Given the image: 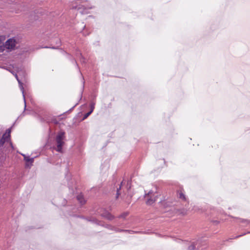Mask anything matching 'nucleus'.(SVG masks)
I'll list each match as a JSON object with an SVG mask.
<instances>
[{"instance_id": "obj_1", "label": "nucleus", "mask_w": 250, "mask_h": 250, "mask_svg": "<svg viewBox=\"0 0 250 250\" xmlns=\"http://www.w3.org/2000/svg\"><path fill=\"white\" fill-rule=\"evenodd\" d=\"M80 3H82V2H81L79 0L73 2L71 5V8L72 9H78V10H80V12L82 14L87 13L86 10L92 8L91 7L83 4Z\"/></svg>"}, {"instance_id": "obj_2", "label": "nucleus", "mask_w": 250, "mask_h": 250, "mask_svg": "<svg viewBox=\"0 0 250 250\" xmlns=\"http://www.w3.org/2000/svg\"><path fill=\"white\" fill-rule=\"evenodd\" d=\"M64 138V132L61 131L58 133L56 136V141L57 143L56 150L62 152V146L64 144L63 139Z\"/></svg>"}, {"instance_id": "obj_3", "label": "nucleus", "mask_w": 250, "mask_h": 250, "mask_svg": "<svg viewBox=\"0 0 250 250\" xmlns=\"http://www.w3.org/2000/svg\"><path fill=\"white\" fill-rule=\"evenodd\" d=\"M147 197L146 204L148 205H152L155 201L156 195L153 194V192L151 190L149 191L147 194H146Z\"/></svg>"}, {"instance_id": "obj_4", "label": "nucleus", "mask_w": 250, "mask_h": 250, "mask_svg": "<svg viewBox=\"0 0 250 250\" xmlns=\"http://www.w3.org/2000/svg\"><path fill=\"white\" fill-rule=\"evenodd\" d=\"M16 41L14 39H9L5 43L4 47L8 49L13 50L16 46Z\"/></svg>"}, {"instance_id": "obj_5", "label": "nucleus", "mask_w": 250, "mask_h": 250, "mask_svg": "<svg viewBox=\"0 0 250 250\" xmlns=\"http://www.w3.org/2000/svg\"><path fill=\"white\" fill-rule=\"evenodd\" d=\"M11 73L15 76V78H16L18 82L20 89L22 92V96H23V100H24V110H25L26 109V105L25 95L24 94V88H23V84L21 83V81L19 79V78L18 76V75L16 73H14V72H11Z\"/></svg>"}, {"instance_id": "obj_6", "label": "nucleus", "mask_w": 250, "mask_h": 250, "mask_svg": "<svg viewBox=\"0 0 250 250\" xmlns=\"http://www.w3.org/2000/svg\"><path fill=\"white\" fill-rule=\"evenodd\" d=\"M200 242L198 240L195 242H192L188 246V250H194L197 248V250L199 249Z\"/></svg>"}, {"instance_id": "obj_7", "label": "nucleus", "mask_w": 250, "mask_h": 250, "mask_svg": "<svg viewBox=\"0 0 250 250\" xmlns=\"http://www.w3.org/2000/svg\"><path fill=\"white\" fill-rule=\"evenodd\" d=\"M105 227L109 229L114 230L116 232H122V231L131 232V231H132L131 230L119 229L115 227L111 226L110 225H107Z\"/></svg>"}, {"instance_id": "obj_8", "label": "nucleus", "mask_w": 250, "mask_h": 250, "mask_svg": "<svg viewBox=\"0 0 250 250\" xmlns=\"http://www.w3.org/2000/svg\"><path fill=\"white\" fill-rule=\"evenodd\" d=\"M9 141V139H8L6 137L2 135V137L0 139V148L3 147L5 143L8 142Z\"/></svg>"}, {"instance_id": "obj_9", "label": "nucleus", "mask_w": 250, "mask_h": 250, "mask_svg": "<svg viewBox=\"0 0 250 250\" xmlns=\"http://www.w3.org/2000/svg\"><path fill=\"white\" fill-rule=\"evenodd\" d=\"M34 158H30L29 157H27V158L24 159L26 161V167H30V166L29 165L28 163H30V165H31L34 162Z\"/></svg>"}, {"instance_id": "obj_10", "label": "nucleus", "mask_w": 250, "mask_h": 250, "mask_svg": "<svg viewBox=\"0 0 250 250\" xmlns=\"http://www.w3.org/2000/svg\"><path fill=\"white\" fill-rule=\"evenodd\" d=\"M104 217L108 220H112L114 218V216L109 212H106L103 215Z\"/></svg>"}, {"instance_id": "obj_11", "label": "nucleus", "mask_w": 250, "mask_h": 250, "mask_svg": "<svg viewBox=\"0 0 250 250\" xmlns=\"http://www.w3.org/2000/svg\"><path fill=\"white\" fill-rule=\"evenodd\" d=\"M77 200L82 204H83L85 202L83 196L82 194H79L77 196Z\"/></svg>"}, {"instance_id": "obj_12", "label": "nucleus", "mask_w": 250, "mask_h": 250, "mask_svg": "<svg viewBox=\"0 0 250 250\" xmlns=\"http://www.w3.org/2000/svg\"><path fill=\"white\" fill-rule=\"evenodd\" d=\"M11 131V128H8V129L6 130V132H5V133H4L3 134V135L6 137L7 138L10 139V136H10Z\"/></svg>"}, {"instance_id": "obj_13", "label": "nucleus", "mask_w": 250, "mask_h": 250, "mask_svg": "<svg viewBox=\"0 0 250 250\" xmlns=\"http://www.w3.org/2000/svg\"><path fill=\"white\" fill-rule=\"evenodd\" d=\"M177 211L179 212V214L185 215L187 213V210H186L185 209H182L180 210H177Z\"/></svg>"}, {"instance_id": "obj_14", "label": "nucleus", "mask_w": 250, "mask_h": 250, "mask_svg": "<svg viewBox=\"0 0 250 250\" xmlns=\"http://www.w3.org/2000/svg\"><path fill=\"white\" fill-rule=\"evenodd\" d=\"M178 196L180 199H181L183 200H186V197H185V195L182 192H180L179 193Z\"/></svg>"}, {"instance_id": "obj_15", "label": "nucleus", "mask_w": 250, "mask_h": 250, "mask_svg": "<svg viewBox=\"0 0 250 250\" xmlns=\"http://www.w3.org/2000/svg\"><path fill=\"white\" fill-rule=\"evenodd\" d=\"M95 103L94 102H91L90 104V110L92 111V112L93 111L94 108H95Z\"/></svg>"}, {"instance_id": "obj_16", "label": "nucleus", "mask_w": 250, "mask_h": 250, "mask_svg": "<svg viewBox=\"0 0 250 250\" xmlns=\"http://www.w3.org/2000/svg\"><path fill=\"white\" fill-rule=\"evenodd\" d=\"M128 213L127 212H124V213H122V214H121L119 216V218H125L126 217V216H127L128 215Z\"/></svg>"}, {"instance_id": "obj_17", "label": "nucleus", "mask_w": 250, "mask_h": 250, "mask_svg": "<svg viewBox=\"0 0 250 250\" xmlns=\"http://www.w3.org/2000/svg\"><path fill=\"white\" fill-rule=\"evenodd\" d=\"M92 113V111H89L88 112L86 113L83 117V120L86 119Z\"/></svg>"}, {"instance_id": "obj_18", "label": "nucleus", "mask_w": 250, "mask_h": 250, "mask_svg": "<svg viewBox=\"0 0 250 250\" xmlns=\"http://www.w3.org/2000/svg\"><path fill=\"white\" fill-rule=\"evenodd\" d=\"M122 183H121L120 187L117 189L116 198H118V197H119V195H120L119 190L121 188V185H122Z\"/></svg>"}, {"instance_id": "obj_19", "label": "nucleus", "mask_w": 250, "mask_h": 250, "mask_svg": "<svg viewBox=\"0 0 250 250\" xmlns=\"http://www.w3.org/2000/svg\"><path fill=\"white\" fill-rule=\"evenodd\" d=\"M8 142L9 143V145H10V146L11 147L12 149H14V147L13 144H12V142L11 141L10 139V141Z\"/></svg>"}, {"instance_id": "obj_20", "label": "nucleus", "mask_w": 250, "mask_h": 250, "mask_svg": "<svg viewBox=\"0 0 250 250\" xmlns=\"http://www.w3.org/2000/svg\"><path fill=\"white\" fill-rule=\"evenodd\" d=\"M4 38H3V36H0V44L1 43V42H2V41L3 40Z\"/></svg>"}, {"instance_id": "obj_21", "label": "nucleus", "mask_w": 250, "mask_h": 250, "mask_svg": "<svg viewBox=\"0 0 250 250\" xmlns=\"http://www.w3.org/2000/svg\"><path fill=\"white\" fill-rule=\"evenodd\" d=\"M21 155L23 156L24 159L27 158L29 156H26L25 154H21Z\"/></svg>"}, {"instance_id": "obj_22", "label": "nucleus", "mask_w": 250, "mask_h": 250, "mask_svg": "<svg viewBox=\"0 0 250 250\" xmlns=\"http://www.w3.org/2000/svg\"><path fill=\"white\" fill-rule=\"evenodd\" d=\"M246 222L248 223H250V221H247V220H242V222Z\"/></svg>"}, {"instance_id": "obj_23", "label": "nucleus", "mask_w": 250, "mask_h": 250, "mask_svg": "<svg viewBox=\"0 0 250 250\" xmlns=\"http://www.w3.org/2000/svg\"><path fill=\"white\" fill-rule=\"evenodd\" d=\"M58 42L57 43L58 44V46L61 44L60 40H58Z\"/></svg>"}, {"instance_id": "obj_24", "label": "nucleus", "mask_w": 250, "mask_h": 250, "mask_svg": "<svg viewBox=\"0 0 250 250\" xmlns=\"http://www.w3.org/2000/svg\"><path fill=\"white\" fill-rule=\"evenodd\" d=\"M244 235V234L240 235L237 236L236 237V238H238V237H239L240 236H242V235Z\"/></svg>"}, {"instance_id": "obj_25", "label": "nucleus", "mask_w": 250, "mask_h": 250, "mask_svg": "<svg viewBox=\"0 0 250 250\" xmlns=\"http://www.w3.org/2000/svg\"><path fill=\"white\" fill-rule=\"evenodd\" d=\"M81 62H84V60H81Z\"/></svg>"}, {"instance_id": "obj_26", "label": "nucleus", "mask_w": 250, "mask_h": 250, "mask_svg": "<svg viewBox=\"0 0 250 250\" xmlns=\"http://www.w3.org/2000/svg\"><path fill=\"white\" fill-rule=\"evenodd\" d=\"M85 25L83 26V28L84 29L85 28Z\"/></svg>"}, {"instance_id": "obj_27", "label": "nucleus", "mask_w": 250, "mask_h": 250, "mask_svg": "<svg viewBox=\"0 0 250 250\" xmlns=\"http://www.w3.org/2000/svg\"><path fill=\"white\" fill-rule=\"evenodd\" d=\"M25 113H24V111L22 113V115H24Z\"/></svg>"}, {"instance_id": "obj_28", "label": "nucleus", "mask_w": 250, "mask_h": 250, "mask_svg": "<svg viewBox=\"0 0 250 250\" xmlns=\"http://www.w3.org/2000/svg\"><path fill=\"white\" fill-rule=\"evenodd\" d=\"M75 106H76V104H75V105H74V106H73V108H74V107H75Z\"/></svg>"}, {"instance_id": "obj_29", "label": "nucleus", "mask_w": 250, "mask_h": 250, "mask_svg": "<svg viewBox=\"0 0 250 250\" xmlns=\"http://www.w3.org/2000/svg\"><path fill=\"white\" fill-rule=\"evenodd\" d=\"M75 106H76V104H75V105H74V106H73V108H74V107H75Z\"/></svg>"}, {"instance_id": "obj_30", "label": "nucleus", "mask_w": 250, "mask_h": 250, "mask_svg": "<svg viewBox=\"0 0 250 250\" xmlns=\"http://www.w3.org/2000/svg\"><path fill=\"white\" fill-rule=\"evenodd\" d=\"M75 106H76V104H75V105H74V106H73V108H74V107H75Z\"/></svg>"}, {"instance_id": "obj_31", "label": "nucleus", "mask_w": 250, "mask_h": 250, "mask_svg": "<svg viewBox=\"0 0 250 250\" xmlns=\"http://www.w3.org/2000/svg\"><path fill=\"white\" fill-rule=\"evenodd\" d=\"M75 106H76V104H75V105H74V106H73V108H74V107H75Z\"/></svg>"}, {"instance_id": "obj_32", "label": "nucleus", "mask_w": 250, "mask_h": 250, "mask_svg": "<svg viewBox=\"0 0 250 250\" xmlns=\"http://www.w3.org/2000/svg\"><path fill=\"white\" fill-rule=\"evenodd\" d=\"M52 48L56 49L57 48L56 47H53Z\"/></svg>"}]
</instances>
